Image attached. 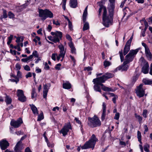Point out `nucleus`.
Returning a JSON list of instances; mask_svg holds the SVG:
<instances>
[{
  "mask_svg": "<svg viewBox=\"0 0 152 152\" xmlns=\"http://www.w3.org/2000/svg\"><path fill=\"white\" fill-rule=\"evenodd\" d=\"M109 1L110 3L108 4L107 7L109 12L108 15L107 14L106 7L100 5L102 3V1L98 3L100 6L99 11V15H100L102 11H103V23L107 27L112 24L113 16L115 8V0H109Z\"/></svg>",
  "mask_w": 152,
  "mask_h": 152,
  "instance_id": "f257e3e1",
  "label": "nucleus"
},
{
  "mask_svg": "<svg viewBox=\"0 0 152 152\" xmlns=\"http://www.w3.org/2000/svg\"><path fill=\"white\" fill-rule=\"evenodd\" d=\"M93 82L94 84V89L96 91H98L100 93L101 92L100 86H102V89L104 91H114V90L112 88L104 86L103 84H102V83H104L101 82V80L99 77L94 79L93 80Z\"/></svg>",
  "mask_w": 152,
  "mask_h": 152,
  "instance_id": "f03ea898",
  "label": "nucleus"
},
{
  "mask_svg": "<svg viewBox=\"0 0 152 152\" xmlns=\"http://www.w3.org/2000/svg\"><path fill=\"white\" fill-rule=\"evenodd\" d=\"M98 141L94 134H93L90 139L86 142L84 145L81 146V148L82 149H86L89 148L93 149L95 146L96 142Z\"/></svg>",
  "mask_w": 152,
  "mask_h": 152,
  "instance_id": "7ed1b4c3",
  "label": "nucleus"
},
{
  "mask_svg": "<svg viewBox=\"0 0 152 152\" xmlns=\"http://www.w3.org/2000/svg\"><path fill=\"white\" fill-rule=\"evenodd\" d=\"M39 16L41 20L44 21L47 18H52L53 17V13L47 9L43 10L39 9Z\"/></svg>",
  "mask_w": 152,
  "mask_h": 152,
  "instance_id": "20e7f679",
  "label": "nucleus"
},
{
  "mask_svg": "<svg viewBox=\"0 0 152 152\" xmlns=\"http://www.w3.org/2000/svg\"><path fill=\"white\" fill-rule=\"evenodd\" d=\"M51 34L53 36H48V38L49 40L55 43L59 42L60 39H61L62 37V33L59 31H56L55 32H51Z\"/></svg>",
  "mask_w": 152,
  "mask_h": 152,
  "instance_id": "39448f33",
  "label": "nucleus"
},
{
  "mask_svg": "<svg viewBox=\"0 0 152 152\" xmlns=\"http://www.w3.org/2000/svg\"><path fill=\"white\" fill-rule=\"evenodd\" d=\"M58 48L60 49V54L58 56L56 54H53L52 55L51 58L54 61L56 60V56H57V59L59 61L61 58L62 59L61 61H62L64 57L66 51L64 50V47L62 45H60L58 46Z\"/></svg>",
  "mask_w": 152,
  "mask_h": 152,
  "instance_id": "423d86ee",
  "label": "nucleus"
},
{
  "mask_svg": "<svg viewBox=\"0 0 152 152\" xmlns=\"http://www.w3.org/2000/svg\"><path fill=\"white\" fill-rule=\"evenodd\" d=\"M88 125L91 127H95L100 126L101 125V122L99 118L94 116L92 118H88Z\"/></svg>",
  "mask_w": 152,
  "mask_h": 152,
  "instance_id": "0eeeda50",
  "label": "nucleus"
},
{
  "mask_svg": "<svg viewBox=\"0 0 152 152\" xmlns=\"http://www.w3.org/2000/svg\"><path fill=\"white\" fill-rule=\"evenodd\" d=\"M140 50V48H138L130 50L129 53L125 57V62L129 63L132 61Z\"/></svg>",
  "mask_w": 152,
  "mask_h": 152,
  "instance_id": "6e6552de",
  "label": "nucleus"
},
{
  "mask_svg": "<svg viewBox=\"0 0 152 152\" xmlns=\"http://www.w3.org/2000/svg\"><path fill=\"white\" fill-rule=\"evenodd\" d=\"M72 129L71 126L69 123L66 124L60 130V132L62 133L63 135L64 136H65L67 134L68 132H69V129Z\"/></svg>",
  "mask_w": 152,
  "mask_h": 152,
  "instance_id": "1a4fd4ad",
  "label": "nucleus"
},
{
  "mask_svg": "<svg viewBox=\"0 0 152 152\" xmlns=\"http://www.w3.org/2000/svg\"><path fill=\"white\" fill-rule=\"evenodd\" d=\"M145 89L143 87V85L140 84L137 87L136 90L137 95L140 97L143 96L145 94Z\"/></svg>",
  "mask_w": 152,
  "mask_h": 152,
  "instance_id": "9d476101",
  "label": "nucleus"
},
{
  "mask_svg": "<svg viewBox=\"0 0 152 152\" xmlns=\"http://www.w3.org/2000/svg\"><path fill=\"white\" fill-rule=\"evenodd\" d=\"M17 96L18 99L22 102H24L26 101V99L25 96L23 91L22 90L18 89L17 91Z\"/></svg>",
  "mask_w": 152,
  "mask_h": 152,
  "instance_id": "9b49d317",
  "label": "nucleus"
},
{
  "mask_svg": "<svg viewBox=\"0 0 152 152\" xmlns=\"http://www.w3.org/2000/svg\"><path fill=\"white\" fill-rule=\"evenodd\" d=\"M23 123V121L21 118H19L16 121L12 120L10 122V125L15 128L19 127Z\"/></svg>",
  "mask_w": 152,
  "mask_h": 152,
  "instance_id": "f8f14e48",
  "label": "nucleus"
},
{
  "mask_svg": "<svg viewBox=\"0 0 152 152\" xmlns=\"http://www.w3.org/2000/svg\"><path fill=\"white\" fill-rule=\"evenodd\" d=\"M114 75L110 73H106L102 76L99 77L101 80V82L104 83L105 82L106 80L113 77Z\"/></svg>",
  "mask_w": 152,
  "mask_h": 152,
  "instance_id": "ddd939ff",
  "label": "nucleus"
},
{
  "mask_svg": "<svg viewBox=\"0 0 152 152\" xmlns=\"http://www.w3.org/2000/svg\"><path fill=\"white\" fill-rule=\"evenodd\" d=\"M23 148V145L21 141H19L15 145L14 148V150L15 152H21V150Z\"/></svg>",
  "mask_w": 152,
  "mask_h": 152,
  "instance_id": "4468645a",
  "label": "nucleus"
},
{
  "mask_svg": "<svg viewBox=\"0 0 152 152\" xmlns=\"http://www.w3.org/2000/svg\"><path fill=\"white\" fill-rule=\"evenodd\" d=\"M9 145L8 142L5 139H3L0 141V147L2 150H5Z\"/></svg>",
  "mask_w": 152,
  "mask_h": 152,
  "instance_id": "2eb2a0df",
  "label": "nucleus"
},
{
  "mask_svg": "<svg viewBox=\"0 0 152 152\" xmlns=\"http://www.w3.org/2000/svg\"><path fill=\"white\" fill-rule=\"evenodd\" d=\"M129 63L125 62V60L124 62L123 65L121 66L117 67L115 70L117 71L118 70H121L122 71H126L128 69L129 66L127 64Z\"/></svg>",
  "mask_w": 152,
  "mask_h": 152,
  "instance_id": "dca6fc26",
  "label": "nucleus"
},
{
  "mask_svg": "<svg viewBox=\"0 0 152 152\" xmlns=\"http://www.w3.org/2000/svg\"><path fill=\"white\" fill-rule=\"evenodd\" d=\"M50 86V84H45L44 86L43 96L44 98H46L47 93L48 92V90Z\"/></svg>",
  "mask_w": 152,
  "mask_h": 152,
  "instance_id": "f3484780",
  "label": "nucleus"
},
{
  "mask_svg": "<svg viewBox=\"0 0 152 152\" xmlns=\"http://www.w3.org/2000/svg\"><path fill=\"white\" fill-rule=\"evenodd\" d=\"M106 104L105 103H103L102 104V115L101 119L102 120L104 119L105 116L106 115Z\"/></svg>",
  "mask_w": 152,
  "mask_h": 152,
  "instance_id": "a211bd4d",
  "label": "nucleus"
},
{
  "mask_svg": "<svg viewBox=\"0 0 152 152\" xmlns=\"http://www.w3.org/2000/svg\"><path fill=\"white\" fill-rule=\"evenodd\" d=\"M149 66L148 63L146 62L145 65L142 68V72L145 74L148 73V72Z\"/></svg>",
  "mask_w": 152,
  "mask_h": 152,
  "instance_id": "6ab92c4d",
  "label": "nucleus"
},
{
  "mask_svg": "<svg viewBox=\"0 0 152 152\" xmlns=\"http://www.w3.org/2000/svg\"><path fill=\"white\" fill-rule=\"evenodd\" d=\"M31 109L34 115L37 116L38 114V111L37 107L34 104L30 105Z\"/></svg>",
  "mask_w": 152,
  "mask_h": 152,
  "instance_id": "aec40b11",
  "label": "nucleus"
},
{
  "mask_svg": "<svg viewBox=\"0 0 152 152\" xmlns=\"http://www.w3.org/2000/svg\"><path fill=\"white\" fill-rule=\"evenodd\" d=\"M131 44L126 43L124 49V55H126L129 51Z\"/></svg>",
  "mask_w": 152,
  "mask_h": 152,
  "instance_id": "412c9836",
  "label": "nucleus"
},
{
  "mask_svg": "<svg viewBox=\"0 0 152 152\" xmlns=\"http://www.w3.org/2000/svg\"><path fill=\"white\" fill-rule=\"evenodd\" d=\"M68 45L71 48V53L75 54L76 53V49L72 42H69Z\"/></svg>",
  "mask_w": 152,
  "mask_h": 152,
  "instance_id": "4be33fe9",
  "label": "nucleus"
},
{
  "mask_svg": "<svg viewBox=\"0 0 152 152\" xmlns=\"http://www.w3.org/2000/svg\"><path fill=\"white\" fill-rule=\"evenodd\" d=\"M69 4L71 7L73 8H76L77 4V0H70Z\"/></svg>",
  "mask_w": 152,
  "mask_h": 152,
  "instance_id": "5701e85b",
  "label": "nucleus"
},
{
  "mask_svg": "<svg viewBox=\"0 0 152 152\" xmlns=\"http://www.w3.org/2000/svg\"><path fill=\"white\" fill-rule=\"evenodd\" d=\"M123 12L124 14V16L126 15V17L129 16L131 14V12L128 8L125 7L123 10Z\"/></svg>",
  "mask_w": 152,
  "mask_h": 152,
  "instance_id": "b1692460",
  "label": "nucleus"
},
{
  "mask_svg": "<svg viewBox=\"0 0 152 152\" xmlns=\"http://www.w3.org/2000/svg\"><path fill=\"white\" fill-rule=\"evenodd\" d=\"M88 6L85 8L83 15V22H85L86 20V18L87 15Z\"/></svg>",
  "mask_w": 152,
  "mask_h": 152,
  "instance_id": "393cba45",
  "label": "nucleus"
},
{
  "mask_svg": "<svg viewBox=\"0 0 152 152\" xmlns=\"http://www.w3.org/2000/svg\"><path fill=\"white\" fill-rule=\"evenodd\" d=\"M145 51L146 56L148 58H151L152 57V55L149 48H146L145 50Z\"/></svg>",
  "mask_w": 152,
  "mask_h": 152,
  "instance_id": "a878e982",
  "label": "nucleus"
},
{
  "mask_svg": "<svg viewBox=\"0 0 152 152\" xmlns=\"http://www.w3.org/2000/svg\"><path fill=\"white\" fill-rule=\"evenodd\" d=\"M63 88L66 89H69L71 88V84L68 82L64 83L63 84Z\"/></svg>",
  "mask_w": 152,
  "mask_h": 152,
  "instance_id": "bb28decb",
  "label": "nucleus"
},
{
  "mask_svg": "<svg viewBox=\"0 0 152 152\" xmlns=\"http://www.w3.org/2000/svg\"><path fill=\"white\" fill-rule=\"evenodd\" d=\"M5 101L6 104H10L11 103L12 100L10 97L6 95L5 99Z\"/></svg>",
  "mask_w": 152,
  "mask_h": 152,
  "instance_id": "cd10ccee",
  "label": "nucleus"
},
{
  "mask_svg": "<svg viewBox=\"0 0 152 152\" xmlns=\"http://www.w3.org/2000/svg\"><path fill=\"white\" fill-rule=\"evenodd\" d=\"M37 96V94L36 91V90L33 88L32 90L31 93V98L32 99H34L35 100L36 97Z\"/></svg>",
  "mask_w": 152,
  "mask_h": 152,
  "instance_id": "c85d7f7f",
  "label": "nucleus"
},
{
  "mask_svg": "<svg viewBox=\"0 0 152 152\" xmlns=\"http://www.w3.org/2000/svg\"><path fill=\"white\" fill-rule=\"evenodd\" d=\"M33 58L32 55H31L29 56L26 58H24L21 59V61L23 62H27L30 59Z\"/></svg>",
  "mask_w": 152,
  "mask_h": 152,
  "instance_id": "c756f323",
  "label": "nucleus"
},
{
  "mask_svg": "<svg viewBox=\"0 0 152 152\" xmlns=\"http://www.w3.org/2000/svg\"><path fill=\"white\" fill-rule=\"evenodd\" d=\"M134 115L136 118L138 120L139 123H141L142 120V117L136 113H135Z\"/></svg>",
  "mask_w": 152,
  "mask_h": 152,
  "instance_id": "7c9ffc66",
  "label": "nucleus"
},
{
  "mask_svg": "<svg viewBox=\"0 0 152 152\" xmlns=\"http://www.w3.org/2000/svg\"><path fill=\"white\" fill-rule=\"evenodd\" d=\"M7 17V15L6 13V11L4 10L3 11V15L0 17V19L2 20L3 18H5Z\"/></svg>",
  "mask_w": 152,
  "mask_h": 152,
  "instance_id": "2f4dec72",
  "label": "nucleus"
},
{
  "mask_svg": "<svg viewBox=\"0 0 152 152\" xmlns=\"http://www.w3.org/2000/svg\"><path fill=\"white\" fill-rule=\"evenodd\" d=\"M137 137L138 141L141 144H142L141 141V135L140 132L139 131H138L137 132Z\"/></svg>",
  "mask_w": 152,
  "mask_h": 152,
  "instance_id": "473e14b6",
  "label": "nucleus"
},
{
  "mask_svg": "<svg viewBox=\"0 0 152 152\" xmlns=\"http://www.w3.org/2000/svg\"><path fill=\"white\" fill-rule=\"evenodd\" d=\"M37 121H39L42 120L44 118V116L42 112L39 115H38Z\"/></svg>",
  "mask_w": 152,
  "mask_h": 152,
  "instance_id": "72a5a7b5",
  "label": "nucleus"
},
{
  "mask_svg": "<svg viewBox=\"0 0 152 152\" xmlns=\"http://www.w3.org/2000/svg\"><path fill=\"white\" fill-rule=\"evenodd\" d=\"M89 28V24L87 22H85L84 24L83 28V31H84L88 30Z\"/></svg>",
  "mask_w": 152,
  "mask_h": 152,
  "instance_id": "f704fd0d",
  "label": "nucleus"
},
{
  "mask_svg": "<svg viewBox=\"0 0 152 152\" xmlns=\"http://www.w3.org/2000/svg\"><path fill=\"white\" fill-rule=\"evenodd\" d=\"M143 82L145 85H150L152 83L151 81L146 79H143Z\"/></svg>",
  "mask_w": 152,
  "mask_h": 152,
  "instance_id": "c9c22d12",
  "label": "nucleus"
},
{
  "mask_svg": "<svg viewBox=\"0 0 152 152\" xmlns=\"http://www.w3.org/2000/svg\"><path fill=\"white\" fill-rule=\"evenodd\" d=\"M111 65V63L106 60L104 62V65L105 67H108Z\"/></svg>",
  "mask_w": 152,
  "mask_h": 152,
  "instance_id": "e433bc0d",
  "label": "nucleus"
},
{
  "mask_svg": "<svg viewBox=\"0 0 152 152\" xmlns=\"http://www.w3.org/2000/svg\"><path fill=\"white\" fill-rule=\"evenodd\" d=\"M66 0H62V2L61 4L62 5V8L64 10H66Z\"/></svg>",
  "mask_w": 152,
  "mask_h": 152,
  "instance_id": "4c0bfd02",
  "label": "nucleus"
},
{
  "mask_svg": "<svg viewBox=\"0 0 152 152\" xmlns=\"http://www.w3.org/2000/svg\"><path fill=\"white\" fill-rule=\"evenodd\" d=\"M149 145L148 144H146L144 146V149L145 151L147 152H149Z\"/></svg>",
  "mask_w": 152,
  "mask_h": 152,
  "instance_id": "58836bf2",
  "label": "nucleus"
},
{
  "mask_svg": "<svg viewBox=\"0 0 152 152\" xmlns=\"http://www.w3.org/2000/svg\"><path fill=\"white\" fill-rule=\"evenodd\" d=\"M148 113V110L146 109H144L143 110L142 115L143 117L145 118H146L147 117V114Z\"/></svg>",
  "mask_w": 152,
  "mask_h": 152,
  "instance_id": "ea45409f",
  "label": "nucleus"
},
{
  "mask_svg": "<svg viewBox=\"0 0 152 152\" xmlns=\"http://www.w3.org/2000/svg\"><path fill=\"white\" fill-rule=\"evenodd\" d=\"M13 37V36L12 35H10V37L8 38V40L7 42V44L8 45H9L11 43L12 41V39Z\"/></svg>",
  "mask_w": 152,
  "mask_h": 152,
  "instance_id": "a19ab883",
  "label": "nucleus"
},
{
  "mask_svg": "<svg viewBox=\"0 0 152 152\" xmlns=\"http://www.w3.org/2000/svg\"><path fill=\"white\" fill-rule=\"evenodd\" d=\"M40 39L39 37L36 36L35 37V38L33 39V41L35 42L36 44L37 42L40 41Z\"/></svg>",
  "mask_w": 152,
  "mask_h": 152,
  "instance_id": "79ce46f5",
  "label": "nucleus"
},
{
  "mask_svg": "<svg viewBox=\"0 0 152 152\" xmlns=\"http://www.w3.org/2000/svg\"><path fill=\"white\" fill-rule=\"evenodd\" d=\"M119 53L120 54L121 61V62H122L123 61V60H124V56H123V54L122 50H121V51H119Z\"/></svg>",
  "mask_w": 152,
  "mask_h": 152,
  "instance_id": "37998d69",
  "label": "nucleus"
},
{
  "mask_svg": "<svg viewBox=\"0 0 152 152\" xmlns=\"http://www.w3.org/2000/svg\"><path fill=\"white\" fill-rule=\"evenodd\" d=\"M53 23L56 26H60V22L58 20H53Z\"/></svg>",
  "mask_w": 152,
  "mask_h": 152,
  "instance_id": "c03bdc74",
  "label": "nucleus"
},
{
  "mask_svg": "<svg viewBox=\"0 0 152 152\" xmlns=\"http://www.w3.org/2000/svg\"><path fill=\"white\" fill-rule=\"evenodd\" d=\"M69 28V30L72 31L73 30V26L72 22L70 21L68 22Z\"/></svg>",
  "mask_w": 152,
  "mask_h": 152,
  "instance_id": "a18cd8bd",
  "label": "nucleus"
},
{
  "mask_svg": "<svg viewBox=\"0 0 152 152\" xmlns=\"http://www.w3.org/2000/svg\"><path fill=\"white\" fill-rule=\"evenodd\" d=\"M16 76L17 77V79H19V78H21L22 77L20 71H18Z\"/></svg>",
  "mask_w": 152,
  "mask_h": 152,
  "instance_id": "49530a36",
  "label": "nucleus"
},
{
  "mask_svg": "<svg viewBox=\"0 0 152 152\" xmlns=\"http://www.w3.org/2000/svg\"><path fill=\"white\" fill-rule=\"evenodd\" d=\"M66 38L67 39L70 41L69 42H72V38L70 35L67 34L66 35Z\"/></svg>",
  "mask_w": 152,
  "mask_h": 152,
  "instance_id": "de8ad7c7",
  "label": "nucleus"
},
{
  "mask_svg": "<svg viewBox=\"0 0 152 152\" xmlns=\"http://www.w3.org/2000/svg\"><path fill=\"white\" fill-rule=\"evenodd\" d=\"M15 68L16 69L18 70V71H19V70L21 68V66L20 65V64L18 63L17 64L15 65Z\"/></svg>",
  "mask_w": 152,
  "mask_h": 152,
  "instance_id": "09e8293b",
  "label": "nucleus"
},
{
  "mask_svg": "<svg viewBox=\"0 0 152 152\" xmlns=\"http://www.w3.org/2000/svg\"><path fill=\"white\" fill-rule=\"evenodd\" d=\"M120 116V114L119 113H116L115 114L114 119L117 120L119 119Z\"/></svg>",
  "mask_w": 152,
  "mask_h": 152,
  "instance_id": "8fccbe9b",
  "label": "nucleus"
},
{
  "mask_svg": "<svg viewBox=\"0 0 152 152\" xmlns=\"http://www.w3.org/2000/svg\"><path fill=\"white\" fill-rule=\"evenodd\" d=\"M9 17L10 18H13L14 17V15L11 12H9L8 14Z\"/></svg>",
  "mask_w": 152,
  "mask_h": 152,
  "instance_id": "3c124183",
  "label": "nucleus"
},
{
  "mask_svg": "<svg viewBox=\"0 0 152 152\" xmlns=\"http://www.w3.org/2000/svg\"><path fill=\"white\" fill-rule=\"evenodd\" d=\"M32 56H34L36 58H38V54L37 51H34L32 53Z\"/></svg>",
  "mask_w": 152,
  "mask_h": 152,
  "instance_id": "603ef678",
  "label": "nucleus"
},
{
  "mask_svg": "<svg viewBox=\"0 0 152 152\" xmlns=\"http://www.w3.org/2000/svg\"><path fill=\"white\" fill-rule=\"evenodd\" d=\"M61 65L60 64H58L56 65L55 68L56 69L59 70L60 69V67Z\"/></svg>",
  "mask_w": 152,
  "mask_h": 152,
  "instance_id": "864d4df0",
  "label": "nucleus"
},
{
  "mask_svg": "<svg viewBox=\"0 0 152 152\" xmlns=\"http://www.w3.org/2000/svg\"><path fill=\"white\" fill-rule=\"evenodd\" d=\"M24 69L27 71H29L30 70L29 66L27 65H26L24 66Z\"/></svg>",
  "mask_w": 152,
  "mask_h": 152,
  "instance_id": "5fc2aeb1",
  "label": "nucleus"
},
{
  "mask_svg": "<svg viewBox=\"0 0 152 152\" xmlns=\"http://www.w3.org/2000/svg\"><path fill=\"white\" fill-rule=\"evenodd\" d=\"M114 97L113 98L112 100L114 103L115 104L116 103V99L118 98V96L116 95H115L113 96Z\"/></svg>",
  "mask_w": 152,
  "mask_h": 152,
  "instance_id": "6e6d98bb",
  "label": "nucleus"
},
{
  "mask_svg": "<svg viewBox=\"0 0 152 152\" xmlns=\"http://www.w3.org/2000/svg\"><path fill=\"white\" fill-rule=\"evenodd\" d=\"M133 38V34H132V36L131 37L130 39L128 40L126 43H127L129 44H131L132 40Z\"/></svg>",
  "mask_w": 152,
  "mask_h": 152,
  "instance_id": "4d7b16f0",
  "label": "nucleus"
},
{
  "mask_svg": "<svg viewBox=\"0 0 152 152\" xmlns=\"http://www.w3.org/2000/svg\"><path fill=\"white\" fill-rule=\"evenodd\" d=\"M144 128L145 129V131H144V134H145L146 132H148V128L147 125H145L144 126Z\"/></svg>",
  "mask_w": 152,
  "mask_h": 152,
  "instance_id": "13d9d810",
  "label": "nucleus"
},
{
  "mask_svg": "<svg viewBox=\"0 0 152 152\" xmlns=\"http://www.w3.org/2000/svg\"><path fill=\"white\" fill-rule=\"evenodd\" d=\"M70 57L72 61L73 62L74 64H75V58L71 55L70 56Z\"/></svg>",
  "mask_w": 152,
  "mask_h": 152,
  "instance_id": "bf43d9fd",
  "label": "nucleus"
},
{
  "mask_svg": "<svg viewBox=\"0 0 152 152\" xmlns=\"http://www.w3.org/2000/svg\"><path fill=\"white\" fill-rule=\"evenodd\" d=\"M32 76V74L31 72H29L27 73L26 75V78L28 77H31Z\"/></svg>",
  "mask_w": 152,
  "mask_h": 152,
  "instance_id": "052dcab7",
  "label": "nucleus"
},
{
  "mask_svg": "<svg viewBox=\"0 0 152 152\" xmlns=\"http://www.w3.org/2000/svg\"><path fill=\"white\" fill-rule=\"evenodd\" d=\"M16 42L17 43H19V42H21V37H16Z\"/></svg>",
  "mask_w": 152,
  "mask_h": 152,
  "instance_id": "680f3d73",
  "label": "nucleus"
},
{
  "mask_svg": "<svg viewBox=\"0 0 152 152\" xmlns=\"http://www.w3.org/2000/svg\"><path fill=\"white\" fill-rule=\"evenodd\" d=\"M146 29H144L143 31H142L141 33V35L143 37H145V32Z\"/></svg>",
  "mask_w": 152,
  "mask_h": 152,
  "instance_id": "e2e57ef3",
  "label": "nucleus"
},
{
  "mask_svg": "<svg viewBox=\"0 0 152 152\" xmlns=\"http://www.w3.org/2000/svg\"><path fill=\"white\" fill-rule=\"evenodd\" d=\"M10 80L12 82H15L16 83L19 81V79H10Z\"/></svg>",
  "mask_w": 152,
  "mask_h": 152,
  "instance_id": "0e129e2a",
  "label": "nucleus"
},
{
  "mask_svg": "<svg viewBox=\"0 0 152 152\" xmlns=\"http://www.w3.org/2000/svg\"><path fill=\"white\" fill-rule=\"evenodd\" d=\"M42 30L41 28L39 29L37 31V33L39 34L42 35Z\"/></svg>",
  "mask_w": 152,
  "mask_h": 152,
  "instance_id": "69168bd1",
  "label": "nucleus"
},
{
  "mask_svg": "<svg viewBox=\"0 0 152 152\" xmlns=\"http://www.w3.org/2000/svg\"><path fill=\"white\" fill-rule=\"evenodd\" d=\"M149 73L152 75V63L151 64Z\"/></svg>",
  "mask_w": 152,
  "mask_h": 152,
  "instance_id": "338daca9",
  "label": "nucleus"
},
{
  "mask_svg": "<svg viewBox=\"0 0 152 152\" xmlns=\"http://www.w3.org/2000/svg\"><path fill=\"white\" fill-rule=\"evenodd\" d=\"M25 152H31V151L29 147H27L25 149Z\"/></svg>",
  "mask_w": 152,
  "mask_h": 152,
  "instance_id": "774afa93",
  "label": "nucleus"
}]
</instances>
